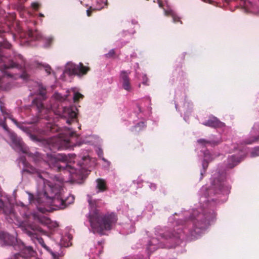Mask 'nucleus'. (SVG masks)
<instances>
[{
	"mask_svg": "<svg viewBox=\"0 0 259 259\" xmlns=\"http://www.w3.org/2000/svg\"><path fill=\"white\" fill-rule=\"evenodd\" d=\"M141 77H142V80H143V82H142L144 84L146 85L147 84L146 82H147L148 79H147L146 75L145 74H143Z\"/></svg>",
	"mask_w": 259,
	"mask_h": 259,
	"instance_id": "72a5a7b5",
	"label": "nucleus"
},
{
	"mask_svg": "<svg viewBox=\"0 0 259 259\" xmlns=\"http://www.w3.org/2000/svg\"><path fill=\"white\" fill-rule=\"evenodd\" d=\"M70 95L73 96V99L74 102L77 101L79 99L83 98V95L79 92V90L77 88H71L68 91Z\"/></svg>",
	"mask_w": 259,
	"mask_h": 259,
	"instance_id": "aec40b11",
	"label": "nucleus"
},
{
	"mask_svg": "<svg viewBox=\"0 0 259 259\" xmlns=\"http://www.w3.org/2000/svg\"><path fill=\"white\" fill-rule=\"evenodd\" d=\"M96 182V189L97 190V193L103 192L106 190L107 185L105 180L99 178L97 179Z\"/></svg>",
	"mask_w": 259,
	"mask_h": 259,
	"instance_id": "a211bd4d",
	"label": "nucleus"
},
{
	"mask_svg": "<svg viewBox=\"0 0 259 259\" xmlns=\"http://www.w3.org/2000/svg\"><path fill=\"white\" fill-rule=\"evenodd\" d=\"M203 1L205 2L206 3H208L210 4H211L214 2V0H203Z\"/></svg>",
	"mask_w": 259,
	"mask_h": 259,
	"instance_id": "58836bf2",
	"label": "nucleus"
},
{
	"mask_svg": "<svg viewBox=\"0 0 259 259\" xmlns=\"http://www.w3.org/2000/svg\"><path fill=\"white\" fill-rule=\"evenodd\" d=\"M26 38L27 41L41 39L43 42H46V44H45V47H48L53 40V38L52 37H44L42 36L40 32H39L37 30L33 31L32 30H28L27 32Z\"/></svg>",
	"mask_w": 259,
	"mask_h": 259,
	"instance_id": "9b49d317",
	"label": "nucleus"
},
{
	"mask_svg": "<svg viewBox=\"0 0 259 259\" xmlns=\"http://www.w3.org/2000/svg\"><path fill=\"white\" fill-rule=\"evenodd\" d=\"M137 67H139V65H138V64H137Z\"/></svg>",
	"mask_w": 259,
	"mask_h": 259,
	"instance_id": "09e8293b",
	"label": "nucleus"
},
{
	"mask_svg": "<svg viewBox=\"0 0 259 259\" xmlns=\"http://www.w3.org/2000/svg\"><path fill=\"white\" fill-rule=\"evenodd\" d=\"M243 156H244V154H243ZM239 157H241V160L242 159V158H243L242 157V155H241L240 156H238Z\"/></svg>",
	"mask_w": 259,
	"mask_h": 259,
	"instance_id": "c03bdc74",
	"label": "nucleus"
},
{
	"mask_svg": "<svg viewBox=\"0 0 259 259\" xmlns=\"http://www.w3.org/2000/svg\"><path fill=\"white\" fill-rule=\"evenodd\" d=\"M88 201L90 207L89 219L93 231L94 233L104 234V230H110L115 225L117 221V216L113 212L102 215L96 208V200H93L90 195H88Z\"/></svg>",
	"mask_w": 259,
	"mask_h": 259,
	"instance_id": "20e7f679",
	"label": "nucleus"
},
{
	"mask_svg": "<svg viewBox=\"0 0 259 259\" xmlns=\"http://www.w3.org/2000/svg\"><path fill=\"white\" fill-rule=\"evenodd\" d=\"M97 152L98 156L102 158V160L107 162L108 165H109V162L106 159H105L103 157V152L102 150L100 148H99L98 150H97Z\"/></svg>",
	"mask_w": 259,
	"mask_h": 259,
	"instance_id": "a878e982",
	"label": "nucleus"
},
{
	"mask_svg": "<svg viewBox=\"0 0 259 259\" xmlns=\"http://www.w3.org/2000/svg\"><path fill=\"white\" fill-rule=\"evenodd\" d=\"M0 125L2 126L5 131H8V127L5 122H0Z\"/></svg>",
	"mask_w": 259,
	"mask_h": 259,
	"instance_id": "2f4dec72",
	"label": "nucleus"
},
{
	"mask_svg": "<svg viewBox=\"0 0 259 259\" xmlns=\"http://www.w3.org/2000/svg\"><path fill=\"white\" fill-rule=\"evenodd\" d=\"M19 77L24 80H27L29 77V74L26 71H25Z\"/></svg>",
	"mask_w": 259,
	"mask_h": 259,
	"instance_id": "c85d7f7f",
	"label": "nucleus"
},
{
	"mask_svg": "<svg viewBox=\"0 0 259 259\" xmlns=\"http://www.w3.org/2000/svg\"><path fill=\"white\" fill-rule=\"evenodd\" d=\"M72 237L71 234L67 233L64 235L61 240V244L64 247H68L71 245L70 242L72 240Z\"/></svg>",
	"mask_w": 259,
	"mask_h": 259,
	"instance_id": "4be33fe9",
	"label": "nucleus"
},
{
	"mask_svg": "<svg viewBox=\"0 0 259 259\" xmlns=\"http://www.w3.org/2000/svg\"><path fill=\"white\" fill-rule=\"evenodd\" d=\"M18 77V75H16L15 76H12L10 73H9V72H6V73H3V77L1 78L0 77V88H3V83L7 80L9 78H11V79H17V77Z\"/></svg>",
	"mask_w": 259,
	"mask_h": 259,
	"instance_id": "5701e85b",
	"label": "nucleus"
},
{
	"mask_svg": "<svg viewBox=\"0 0 259 259\" xmlns=\"http://www.w3.org/2000/svg\"><path fill=\"white\" fill-rule=\"evenodd\" d=\"M241 161V157L234 155L230 156L228 159L227 167L233 168Z\"/></svg>",
	"mask_w": 259,
	"mask_h": 259,
	"instance_id": "6ab92c4d",
	"label": "nucleus"
},
{
	"mask_svg": "<svg viewBox=\"0 0 259 259\" xmlns=\"http://www.w3.org/2000/svg\"><path fill=\"white\" fill-rule=\"evenodd\" d=\"M11 44L7 41H5L3 45H2V47L4 48L10 49L11 48Z\"/></svg>",
	"mask_w": 259,
	"mask_h": 259,
	"instance_id": "7c9ffc66",
	"label": "nucleus"
},
{
	"mask_svg": "<svg viewBox=\"0 0 259 259\" xmlns=\"http://www.w3.org/2000/svg\"><path fill=\"white\" fill-rule=\"evenodd\" d=\"M39 16H40V17H44V15H43L42 13H40V14H39Z\"/></svg>",
	"mask_w": 259,
	"mask_h": 259,
	"instance_id": "79ce46f5",
	"label": "nucleus"
},
{
	"mask_svg": "<svg viewBox=\"0 0 259 259\" xmlns=\"http://www.w3.org/2000/svg\"><path fill=\"white\" fill-rule=\"evenodd\" d=\"M175 107H176V109L177 110L178 109V104H175Z\"/></svg>",
	"mask_w": 259,
	"mask_h": 259,
	"instance_id": "37998d69",
	"label": "nucleus"
},
{
	"mask_svg": "<svg viewBox=\"0 0 259 259\" xmlns=\"http://www.w3.org/2000/svg\"><path fill=\"white\" fill-rule=\"evenodd\" d=\"M83 162L81 163H79L80 167L81 169H85L88 166V161L90 160V157L89 156H85L82 158Z\"/></svg>",
	"mask_w": 259,
	"mask_h": 259,
	"instance_id": "b1692460",
	"label": "nucleus"
},
{
	"mask_svg": "<svg viewBox=\"0 0 259 259\" xmlns=\"http://www.w3.org/2000/svg\"><path fill=\"white\" fill-rule=\"evenodd\" d=\"M49 127L51 133L59 132L56 135L52 137L48 141L51 150L70 148L79 146L81 143H88L84 141L81 143L77 142V134L69 128L64 127L60 128L56 125H52Z\"/></svg>",
	"mask_w": 259,
	"mask_h": 259,
	"instance_id": "39448f33",
	"label": "nucleus"
},
{
	"mask_svg": "<svg viewBox=\"0 0 259 259\" xmlns=\"http://www.w3.org/2000/svg\"><path fill=\"white\" fill-rule=\"evenodd\" d=\"M0 110L2 114L4 116L5 120L7 118H10L12 121L16 125V126L20 129L24 133H26L29 137L30 139L33 141H37V139L36 136L33 134L32 133H35L37 131V128L35 125H32L31 126H27V124H32L38 121V117L36 119L30 122H18L14 118H13L10 115L9 113L7 111V110L4 107L2 103L0 101Z\"/></svg>",
	"mask_w": 259,
	"mask_h": 259,
	"instance_id": "423d86ee",
	"label": "nucleus"
},
{
	"mask_svg": "<svg viewBox=\"0 0 259 259\" xmlns=\"http://www.w3.org/2000/svg\"><path fill=\"white\" fill-rule=\"evenodd\" d=\"M202 124L214 128L221 127L225 125L223 122L214 116L210 117L207 121L203 122Z\"/></svg>",
	"mask_w": 259,
	"mask_h": 259,
	"instance_id": "2eb2a0df",
	"label": "nucleus"
},
{
	"mask_svg": "<svg viewBox=\"0 0 259 259\" xmlns=\"http://www.w3.org/2000/svg\"><path fill=\"white\" fill-rule=\"evenodd\" d=\"M28 87L30 91H33L39 96L32 102L33 105L36 106L38 112L41 113L44 111L46 113L52 111L55 114L66 118V122L68 124H70L75 120L77 115V109L75 107L71 106L60 107V103L66 99L68 95L63 96L58 93H55L52 97L50 106L45 108L42 100L46 98V92L42 84L37 81H30L28 82Z\"/></svg>",
	"mask_w": 259,
	"mask_h": 259,
	"instance_id": "7ed1b4c3",
	"label": "nucleus"
},
{
	"mask_svg": "<svg viewBox=\"0 0 259 259\" xmlns=\"http://www.w3.org/2000/svg\"><path fill=\"white\" fill-rule=\"evenodd\" d=\"M229 186L226 184L225 176L214 173L211 179V187L208 189L206 187H202L200 190L201 196L200 197V207L197 210L192 209L184 211L178 214L177 213L169 218V222L174 225V228L170 232L163 234L156 231V238H152L148 243L146 249L149 253H152L163 245L159 242V237L169 239L175 242L174 245H166L167 247H175L180 242L185 232L184 228L188 230L192 236L196 237L201 234L210 224L215 218L213 210L215 204L213 200L210 202L208 198L209 194L220 191L224 194H228Z\"/></svg>",
	"mask_w": 259,
	"mask_h": 259,
	"instance_id": "f257e3e1",
	"label": "nucleus"
},
{
	"mask_svg": "<svg viewBox=\"0 0 259 259\" xmlns=\"http://www.w3.org/2000/svg\"><path fill=\"white\" fill-rule=\"evenodd\" d=\"M221 142V139H218L217 140L215 141H208L203 139H199L197 140V143L200 148L203 146L205 147L208 145L212 146L219 144Z\"/></svg>",
	"mask_w": 259,
	"mask_h": 259,
	"instance_id": "dca6fc26",
	"label": "nucleus"
},
{
	"mask_svg": "<svg viewBox=\"0 0 259 259\" xmlns=\"http://www.w3.org/2000/svg\"><path fill=\"white\" fill-rule=\"evenodd\" d=\"M106 3L107 0H94V2L92 3H84V6L89 7V9L87 10V15H91L90 10H100L104 7Z\"/></svg>",
	"mask_w": 259,
	"mask_h": 259,
	"instance_id": "f8f14e48",
	"label": "nucleus"
},
{
	"mask_svg": "<svg viewBox=\"0 0 259 259\" xmlns=\"http://www.w3.org/2000/svg\"><path fill=\"white\" fill-rule=\"evenodd\" d=\"M204 160L202 162V167L203 169V172H205V169L207 168L208 166V161L211 160V156L209 153V152L208 151H205L204 152ZM201 176H203V171H201ZM202 177H201V179H202Z\"/></svg>",
	"mask_w": 259,
	"mask_h": 259,
	"instance_id": "412c9836",
	"label": "nucleus"
},
{
	"mask_svg": "<svg viewBox=\"0 0 259 259\" xmlns=\"http://www.w3.org/2000/svg\"><path fill=\"white\" fill-rule=\"evenodd\" d=\"M89 70V68L84 67L81 63L76 65L72 62H68L65 66V69L61 75V78L63 80H66L65 78L66 74H68L69 76L72 75L81 76L85 74Z\"/></svg>",
	"mask_w": 259,
	"mask_h": 259,
	"instance_id": "9d476101",
	"label": "nucleus"
},
{
	"mask_svg": "<svg viewBox=\"0 0 259 259\" xmlns=\"http://www.w3.org/2000/svg\"><path fill=\"white\" fill-rule=\"evenodd\" d=\"M184 120H186V116L184 117Z\"/></svg>",
	"mask_w": 259,
	"mask_h": 259,
	"instance_id": "de8ad7c7",
	"label": "nucleus"
},
{
	"mask_svg": "<svg viewBox=\"0 0 259 259\" xmlns=\"http://www.w3.org/2000/svg\"><path fill=\"white\" fill-rule=\"evenodd\" d=\"M75 157L74 154L66 155L62 154L47 153L46 161L50 167H56L61 169L62 167L59 165V162H71Z\"/></svg>",
	"mask_w": 259,
	"mask_h": 259,
	"instance_id": "1a4fd4ad",
	"label": "nucleus"
},
{
	"mask_svg": "<svg viewBox=\"0 0 259 259\" xmlns=\"http://www.w3.org/2000/svg\"><path fill=\"white\" fill-rule=\"evenodd\" d=\"M99 245H101L102 243L100 242H98Z\"/></svg>",
	"mask_w": 259,
	"mask_h": 259,
	"instance_id": "a18cd8bd",
	"label": "nucleus"
},
{
	"mask_svg": "<svg viewBox=\"0 0 259 259\" xmlns=\"http://www.w3.org/2000/svg\"><path fill=\"white\" fill-rule=\"evenodd\" d=\"M39 6V4L37 2H33V3H32V4H31L32 7L34 9H35V10L38 9Z\"/></svg>",
	"mask_w": 259,
	"mask_h": 259,
	"instance_id": "473e14b6",
	"label": "nucleus"
},
{
	"mask_svg": "<svg viewBox=\"0 0 259 259\" xmlns=\"http://www.w3.org/2000/svg\"><path fill=\"white\" fill-rule=\"evenodd\" d=\"M25 67V62L23 57L20 54H14L9 57L0 54V71L2 73L8 72V69L17 68L21 69Z\"/></svg>",
	"mask_w": 259,
	"mask_h": 259,
	"instance_id": "0eeeda50",
	"label": "nucleus"
},
{
	"mask_svg": "<svg viewBox=\"0 0 259 259\" xmlns=\"http://www.w3.org/2000/svg\"><path fill=\"white\" fill-rule=\"evenodd\" d=\"M55 225H56V226H56V227L58 226V224H57V223H55Z\"/></svg>",
	"mask_w": 259,
	"mask_h": 259,
	"instance_id": "49530a36",
	"label": "nucleus"
},
{
	"mask_svg": "<svg viewBox=\"0 0 259 259\" xmlns=\"http://www.w3.org/2000/svg\"><path fill=\"white\" fill-rule=\"evenodd\" d=\"M131 258H132V257L130 256L125 257L123 258V259H131Z\"/></svg>",
	"mask_w": 259,
	"mask_h": 259,
	"instance_id": "a19ab883",
	"label": "nucleus"
},
{
	"mask_svg": "<svg viewBox=\"0 0 259 259\" xmlns=\"http://www.w3.org/2000/svg\"><path fill=\"white\" fill-rule=\"evenodd\" d=\"M71 174H82L83 171H76V169H75V171H70Z\"/></svg>",
	"mask_w": 259,
	"mask_h": 259,
	"instance_id": "4c0bfd02",
	"label": "nucleus"
},
{
	"mask_svg": "<svg viewBox=\"0 0 259 259\" xmlns=\"http://www.w3.org/2000/svg\"><path fill=\"white\" fill-rule=\"evenodd\" d=\"M250 135L252 139L246 140L245 141L246 144H251L259 139V123L254 124L250 132Z\"/></svg>",
	"mask_w": 259,
	"mask_h": 259,
	"instance_id": "4468645a",
	"label": "nucleus"
},
{
	"mask_svg": "<svg viewBox=\"0 0 259 259\" xmlns=\"http://www.w3.org/2000/svg\"><path fill=\"white\" fill-rule=\"evenodd\" d=\"M114 53H115L114 50L112 49L110 51V52L108 54H106V56L107 57H111L114 54Z\"/></svg>",
	"mask_w": 259,
	"mask_h": 259,
	"instance_id": "f704fd0d",
	"label": "nucleus"
},
{
	"mask_svg": "<svg viewBox=\"0 0 259 259\" xmlns=\"http://www.w3.org/2000/svg\"><path fill=\"white\" fill-rule=\"evenodd\" d=\"M9 137L11 140V146L16 151L19 153H22L28 155L30 157H32L34 161L38 160L35 158V157L38 158H40V154L38 152H36L34 155L28 152V148L22 141L20 137H18L14 133H9Z\"/></svg>",
	"mask_w": 259,
	"mask_h": 259,
	"instance_id": "6e6552de",
	"label": "nucleus"
},
{
	"mask_svg": "<svg viewBox=\"0 0 259 259\" xmlns=\"http://www.w3.org/2000/svg\"><path fill=\"white\" fill-rule=\"evenodd\" d=\"M80 3L84 5V3H92L94 2V0H80Z\"/></svg>",
	"mask_w": 259,
	"mask_h": 259,
	"instance_id": "c9c22d12",
	"label": "nucleus"
},
{
	"mask_svg": "<svg viewBox=\"0 0 259 259\" xmlns=\"http://www.w3.org/2000/svg\"><path fill=\"white\" fill-rule=\"evenodd\" d=\"M135 231L134 225L131 222L125 223L122 226V229L120 231V233L123 235H127Z\"/></svg>",
	"mask_w": 259,
	"mask_h": 259,
	"instance_id": "f3484780",
	"label": "nucleus"
},
{
	"mask_svg": "<svg viewBox=\"0 0 259 259\" xmlns=\"http://www.w3.org/2000/svg\"><path fill=\"white\" fill-rule=\"evenodd\" d=\"M145 126V124L144 122H140L137 123L133 128L132 131L138 132L140 131Z\"/></svg>",
	"mask_w": 259,
	"mask_h": 259,
	"instance_id": "393cba45",
	"label": "nucleus"
},
{
	"mask_svg": "<svg viewBox=\"0 0 259 259\" xmlns=\"http://www.w3.org/2000/svg\"><path fill=\"white\" fill-rule=\"evenodd\" d=\"M136 73V74H135L136 77L138 78V79H140V76L139 73L137 72L136 69V73Z\"/></svg>",
	"mask_w": 259,
	"mask_h": 259,
	"instance_id": "ea45409f",
	"label": "nucleus"
},
{
	"mask_svg": "<svg viewBox=\"0 0 259 259\" xmlns=\"http://www.w3.org/2000/svg\"><path fill=\"white\" fill-rule=\"evenodd\" d=\"M259 156V147H256L251 152V157Z\"/></svg>",
	"mask_w": 259,
	"mask_h": 259,
	"instance_id": "cd10ccee",
	"label": "nucleus"
},
{
	"mask_svg": "<svg viewBox=\"0 0 259 259\" xmlns=\"http://www.w3.org/2000/svg\"><path fill=\"white\" fill-rule=\"evenodd\" d=\"M149 188L152 190L154 191L156 189V185L155 184L151 183L149 185Z\"/></svg>",
	"mask_w": 259,
	"mask_h": 259,
	"instance_id": "e433bc0d",
	"label": "nucleus"
},
{
	"mask_svg": "<svg viewBox=\"0 0 259 259\" xmlns=\"http://www.w3.org/2000/svg\"><path fill=\"white\" fill-rule=\"evenodd\" d=\"M130 73L131 72L129 71H121L120 73V81L123 89L127 91H130L131 90L129 78Z\"/></svg>",
	"mask_w": 259,
	"mask_h": 259,
	"instance_id": "ddd939ff",
	"label": "nucleus"
},
{
	"mask_svg": "<svg viewBox=\"0 0 259 259\" xmlns=\"http://www.w3.org/2000/svg\"><path fill=\"white\" fill-rule=\"evenodd\" d=\"M192 108V105L191 104H190V103L189 102H185L184 104V106H183V108H184V111H186V112H189V110Z\"/></svg>",
	"mask_w": 259,
	"mask_h": 259,
	"instance_id": "bb28decb",
	"label": "nucleus"
},
{
	"mask_svg": "<svg viewBox=\"0 0 259 259\" xmlns=\"http://www.w3.org/2000/svg\"><path fill=\"white\" fill-rule=\"evenodd\" d=\"M18 165L22 171L29 173H37V193L35 197L29 192L28 199L31 204H35L37 210L44 213L48 211L46 206H50L55 210L65 208L68 205L73 203L74 197L72 195H65V190L63 188V179L57 177L53 178L45 172H38V170L31 166L24 157H19Z\"/></svg>",
	"mask_w": 259,
	"mask_h": 259,
	"instance_id": "f03ea898",
	"label": "nucleus"
},
{
	"mask_svg": "<svg viewBox=\"0 0 259 259\" xmlns=\"http://www.w3.org/2000/svg\"><path fill=\"white\" fill-rule=\"evenodd\" d=\"M42 67L44 68L45 71L48 74H50L51 68L48 65H43Z\"/></svg>",
	"mask_w": 259,
	"mask_h": 259,
	"instance_id": "c756f323",
	"label": "nucleus"
}]
</instances>
